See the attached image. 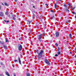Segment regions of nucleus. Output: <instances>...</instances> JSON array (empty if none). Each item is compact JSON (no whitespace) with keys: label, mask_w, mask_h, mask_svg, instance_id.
Segmentation results:
<instances>
[{"label":"nucleus","mask_w":76,"mask_h":76,"mask_svg":"<svg viewBox=\"0 0 76 76\" xmlns=\"http://www.w3.org/2000/svg\"><path fill=\"white\" fill-rule=\"evenodd\" d=\"M60 49L59 48V47H58V48L57 51H60Z\"/></svg>","instance_id":"19"},{"label":"nucleus","mask_w":76,"mask_h":76,"mask_svg":"<svg viewBox=\"0 0 76 76\" xmlns=\"http://www.w3.org/2000/svg\"><path fill=\"white\" fill-rule=\"evenodd\" d=\"M26 76H30V74L29 73H27Z\"/></svg>","instance_id":"10"},{"label":"nucleus","mask_w":76,"mask_h":76,"mask_svg":"<svg viewBox=\"0 0 76 76\" xmlns=\"http://www.w3.org/2000/svg\"><path fill=\"white\" fill-rule=\"evenodd\" d=\"M35 17V15L34 14H33V18L34 19V17Z\"/></svg>","instance_id":"26"},{"label":"nucleus","mask_w":76,"mask_h":76,"mask_svg":"<svg viewBox=\"0 0 76 76\" xmlns=\"http://www.w3.org/2000/svg\"><path fill=\"white\" fill-rule=\"evenodd\" d=\"M67 22H66V23H67Z\"/></svg>","instance_id":"45"},{"label":"nucleus","mask_w":76,"mask_h":76,"mask_svg":"<svg viewBox=\"0 0 76 76\" xmlns=\"http://www.w3.org/2000/svg\"><path fill=\"white\" fill-rule=\"evenodd\" d=\"M46 5H47V6H48V5H47V4H46Z\"/></svg>","instance_id":"37"},{"label":"nucleus","mask_w":76,"mask_h":76,"mask_svg":"<svg viewBox=\"0 0 76 76\" xmlns=\"http://www.w3.org/2000/svg\"><path fill=\"white\" fill-rule=\"evenodd\" d=\"M72 13L74 14V15H75V14H76V12H73Z\"/></svg>","instance_id":"27"},{"label":"nucleus","mask_w":76,"mask_h":76,"mask_svg":"<svg viewBox=\"0 0 76 76\" xmlns=\"http://www.w3.org/2000/svg\"><path fill=\"white\" fill-rule=\"evenodd\" d=\"M2 65H3V63H0Z\"/></svg>","instance_id":"32"},{"label":"nucleus","mask_w":76,"mask_h":76,"mask_svg":"<svg viewBox=\"0 0 76 76\" xmlns=\"http://www.w3.org/2000/svg\"><path fill=\"white\" fill-rule=\"evenodd\" d=\"M18 59L19 64H21V61H20V58L19 57L18 58Z\"/></svg>","instance_id":"8"},{"label":"nucleus","mask_w":76,"mask_h":76,"mask_svg":"<svg viewBox=\"0 0 76 76\" xmlns=\"http://www.w3.org/2000/svg\"><path fill=\"white\" fill-rule=\"evenodd\" d=\"M55 45H56V47H58V44H57V43H56L55 44Z\"/></svg>","instance_id":"23"},{"label":"nucleus","mask_w":76,"mask_h":76,"mask_svg":"<svg viewBox=\"0 0 76 76\" xmlns=\"http://www.w3.org/2000/svg\"><path fill=\"white\" fill-rule=\"evenodd\" d=\"M4 21H5V22H7V23H8L9 22V21L8 20L7 21H6V20H4Z\"/></svg>","instance_id":"16"},{"label":"nucleus","mask_w":76,"mask_h":76,"mask_svg":"<svg viewBox=\"0 0 76 76\" xmlns=\"http://www.w3.org/2000/svg\"><path fill=\"white\" fill-rule=\"evenodd\" d=\"M64 6L65 7H66L65 8L66 11H68V12H69V7H68L67 5H66V4H64Z\"/></svg>","instance_id":"3"},{"label":"nucleus","mask_w":76,"mask_h":76,"mask_svg":"<svg viewBox=\"0 0 76 76\" xmlns=\"http://www.w3.org/2000/svg\"><path fill=\"white\" fill-rule=\"evenodd\" d=\"M1 44H2V45H4V42L3 41H1Z\"/></svg>","instance_id":"14"},{"label":"nucleus","mask_w":76,"mask_h":76,"mask_svg":"<svg viewBox=\"0 0 76 76\" xmlns=\"http://www.w3.org/2000/svg\"><path fill=\"white\" fill-rule=\"evenodd\" d=\"M56 6H57V4H56V3L55 4V7L56 8V7H57Z\"/></svg>","instance_id":"21"},{"label":"nucleus","mask_w":76,"mask_h":76,"mask_svg":"<svg viewBox=\"0 0 76 76\" xmlns=\"http://www.w3.org/2000/svg\"><path fill=\"white\" fill-rule=\"evenodd\" d=\"M33 7H34H34H34V6H33Z\"/></svg>","instance_id":"36"},{"label":"nucleus","mask_w":76,"mask_h":76,"mask_svg":"<svg viewBox=\"0 0 76 76\" xmlns=\"http://www.w3.org/2000/svg\"><path fill=\"white\" fill-rule=\"evenodd\" d=\"M68 4L69 6H70V4L69 3H68Z\"/></svg>","instance_id":"29"},{"label":"nucleus","mask_w":76,"mask_h":76,"mask_svg":"<svg viewBox=\"0 0 76 76\" xmlns=\"http://www.w3.org/2000/svg\"><path fill=\"white\" fill-rule=\"evenodd\" d=\"M38 54L37 57H38L39 58H40L42 57V54L44 53V50H42L40 51V53L37 52Z\"/></svg>","instance_id":"1"},{"label":"nucleus","mask_w":76,"mask_h":76,"mask_svg":"<svg viewBox=\"0 0 76 76\" xmlns=\"http://www.w3.org/2000/svg\"><path fill=\"white\" fill-rule=\"evenodd\" d=\"M58 1V0H56V1Z\"/></svg>","instance_id":"42"},{"label":"nucleus","mask_w":76,"mask_h":76,"mask_svg":"<svg viewBox=\"0 0 76 76\" xmlns=\"http://www.w3.org/2000/svg\"><path fill=\"white\" fill-rule=\"evenodd\" d=\"M4 47L5 49H7V46L5 45L4 46Z\"/></svg>","instance_id":"11"},{"label":"nucleus","mask_w":76,"mask_h":76,"mask_svg":"<svg viewBox=\"0 0 76 76\" xmlns=\"http://www.w3.org/2000/svg\"><path fill=\"white\" fill-rule=\"evenodd\" d=\"M70 54H72V53L71 52H70Z\"/></svg>","instance_id":"39"},{"label":"nucleus","mask_w":76,"mask_h":76,"mask_svg":"<svg viewBox=\"0 0 76 76\" xmlns=\"http://www.w3.org/2000/svg\"><path fill=\"white\" fill-rule=\"evenodd\" d=\"M0 76H4V75L3 74H0Z\"/></svg>","instance_id":"22"},{"label":"nucleus","mask_w":76,"mask_h":76,"mask_svg":"<svg viewBox=\"0 0 76 76\" xmlns=\"http://www.w3.org/2000/svg\"><path fill=\"white\" fill-rule=\"evenodd\" d=\"M18 45H20V46L18 47V50L19 51H21L22 49V45L21 44H19Z\"/></svg>","instance_id":"4"},{"label":"nucleus","mask_w":76,"mask_h":76,"mask_svg":"<svg viewBox=\"0 0 76 76\" xmlns=\"http://www.w3.org/2000/svg\"><path fill=\"white\" fill-rule=\"evenodd\" d=\"M61 0H59V1H61Z\"/></svg>","instance_id":"40"},{"label":"nucleus","mask_w":76,"mask_h":76,"mask_svg":"<svg viewBox=\"0 0 76 76\" xmlns=\"http://www.w3.org/2000/svg\"><path fill=\"white\" fill-rule=\"evenodd\" d=\"M42 34L38 35L37 36V38L38 40H39V42H41V41H42L41 39L42 38Z\"/></svg>","instance_id":"2"},{"label":"nucleus","mask_w":76,"mask_h":76,"mask_svg":"<svg viewBox=\"0 0 76 76\" xmlns=\"http://www.w3.org/2000/svg\"><path fill=\"white\" fill-rule=\"evenodd\" d=\"M31 22H32V21H28L27 23L28 24H30L31 23Z\"/></svg>","instance_id":"12"},{"label":"nucleus","mask_w":76,"mask_h":76,"mask_svg":"<svg viewBox=\"0 0 76 76\" xmlns=\"http://www.w3.org/2000/svg\"><path fill=\"white\" fill-rule=\"evenodd\" d=\"M3 12H1L0 13V16H3Z\"/></svg>","instance_id":"9"},{"label":"nucleus","mask_w":76,"mask_h":76,"mask_svg":"<svg viewBox=\"0 0 76 76\" xmlns=\"http://www.w3.org/2000/svg\"><path fill=\"white\" fill-rule=\"evenodd\" d=\"M13 20H16V18H15L13 17Z\"/></svg>","instance_id":"20"},{"label":"nucleus","mask_w":76,"mask_h":76,"mask_svg":"<svg viewBox=\"0 0 76 76\" xmlns=\"http://www.w3.org/2000/svg\"><path fill=\"white\" fill-rule=\"evenodd\" d=\"M55 56H56V57H57V56H58V55L56 54L55 55Z\"/></svg>","instance_id":"28"},{"label":"nucleus","mask_w":76,"mask_h":76,"mask_svg":"<svg viewBox=\"0 0 76 76\" xmlns=\"http://www.w3.org/2000/svg\"><path fill=\"white\" fill-rule=\"evenodd\" d=\"M45 62L46 63L48 64V65H50V62L49 61H48L47 60V59H46L45 60Z\"/></svg>","instance_id":"5"},{"label":"nucleus","mask_w":76,"mask_h":76,"mask_svg":"<svg viewBox=\"0 0 76 76\" xmlns=\"http://www.w3.org/2000/svg\"><path fill=\"white\" fill-rule=\"evenodd\" d=\"M75 9V7H74L72 8V10H74V9Z\"/></svg>","instance_id":"31"},{"label":"nucleus","mask_w":76,"mask_h":76,"mask_svg":"<svg viewBox=\"0 0 76 76\" xmlns=\"http://www.w3.org/2000/svg\"><path fill=\"white\" fill-rule=\"evenodd\" d=\"M61 53V52L60 51L58 52L57 53L58 55H60V54Z\"/></svg>","instance_id":"15"},{"label":"nucleus","mask_w":76,"mask_h":76,"mask_svg":"<svg viewBox=\"0 0 76 76\" xmlns=\"http://www.w3.org/2000/svg\"><path fill=\"white\" fill-rule=\"evenodd\" d=\"M19 40H20V38L19 39Z\"/></svg>","instance_id":"38"},{"label":"nucleus","mask_w":76,"mask_h":76,"mask_svg":"<svg viewBox=\"0 0 76 76\" xmlns=\"http://www.w3.org/2000/svg\"><path fill=\"white\" fill-rule=\"evenodd\" d=\"M8 40L7 39H6V42H8Z\"/></svg>","instance_id":"17"},{"label":"nucleus","mask_w":76,"mask_h":76,"mask_svg":"<svg viewBox=\"0 0 76 76\" xmlns=\"http://www.w3.org/2000/svg\"><path fill=\"white\" fill-rule=\"evenodd\" d=\"M51 12H53V10H52L51 11Z\"/></svg>","instance_id":"33"},{"label":"nucleus","mask_w":76,"mask_h":76,"mask_svg":"<svg viewBox=\"0 0 76 76\" xmlns=\"http://www.w3.org/2000/svg\"><path fill=\"white\" fill-rule=\"evenodd\" d=\"M55 35L56 37H59V33L58 32H56Z\"/></svg>","instance_id":"6"},{"label":"nucleus","mask_w":76,"mask_h":76,"mask_svg":"<svg viewBox=\"0 0 76 76\" xmlns=\"http://www.w3.org/2000/svg\"><path fill=\"white\" fill-rule=\"evenodd\" d=\"M17 0H15V1H16H16H17Z\"/></svg>","instance_id":"34"},{"label":"nucleus","mask_w":76,"mask_h":76,"mask_svg":"<svg viewBox=\"0 0 76 76\" xmlns=\"http://www.w3.org/2000/svg\"><path fill=\"white\" fill-rule=\"evenodd\" d=\"M36 25H37V23H36Z\"/></svg>","instance_id":"43"},{"label":"nucleus","mask_w":76,"mask_h":76,"mask_svg":"<svg viewBox=\"0 0 76 76\" xmlns=\"http://www.w3.org/2000/svg\"><path fill=\"white\" fill-rule=\"evenodd\" d=\"M14 61H15V62H17L18 61L17 60H15Z\"/></svg>","instance_id":"24"},{"label":"nucleus","mask_w":76,"mask_h":76,"mask_svg":"<svg viewBox=\"0 0 76 76\" xmlns=\"http://www.w3.org/2000/svg\"><path fill=\"white\" fill-rule=\"evenodd\" d=\"M6 75H7V76H10V74L9 73V72H6Z\"/></svg>","instance_id":"7"},{"label":"nucleus","mask_w":76,"mask_h":76,"mask_svg":"<svg viewBox=\"0 0 76 76\" xmlns=\"http://www.w3.org/2000/svg\"><path fill=\"white\" fill-rule=\"evenodd\" d=\"M5 14L7 15L8 14V12H6V13H5Z\"/></svg>","instance_id":"25"},{"label":"nucleus","mask_w":76,"mask_h":76,"mask_svg":"<svg viewBox=\"0 0 76 76\" xmlns=\"http://www.w3.org/2000/svg\"><path fill=\"white\" fill-rule=\"evenodd\" d=\"M41 18H42V16H41Z\"/></svg>","instance_id":"47"},{"label":"nucleus","mask_w":76,"mask_h":76,"mask_svg":"<svg viewBox=\"0 0 76 76\" xmlns=\"http://www.w3.org/2000/svg\"><path fill=\"white\" fill-rule=\"evenodd\" d=\"M13 75H14V76H16V74H15V73H14L13 74Z\"/></svg>","instance_id":"30"},{"label":"nucleus","mask_w":76,"mask_h":76,"mask_svg":"<svg viewBox=\"0 0 76 76\" xmlns=\"http://www.w3.org/2000/svg\"><path fill=\"white\" fill-rule=\"evenodd\" d=\"M3 5H4V4H2Z\"/></svg>","instance_id":"44"},{"label":"nucleus","mask_w":76,"mask_h":76,"mask_svg":"<svg viewBox=\"0 0 76 76\" xmlns=\"http://www.w3.org/2000/svg\"><path fill=\"white\" fill-rule=\"evenodd\" d=\"M54 18V17H53V18H52V19L53 18Z\"/></svg>","instance_id":"41"},{"label":"nucleus","mask_w":76,"mask_h":76,"mask_svg":"<svg viewBox=\"0 0 76 76\" xmlns=\"http://www.w3.org/2000/svg\"><path fill=\"white\" fill-rule=\"evenodd\" d=\"M1 41H0V44H1Z\"/></svg>","instance_id":"35"},{"label":"nucleus","mask_w":76,"mask_h":76,"mask_svg":"<svg viewBox=\"0 0 76 76\" xmlns=\"http://www.w3.org/2000/svg\"><path fill=\"white\" fill-rule=\"evenodd\" d=\"M5 6H8V4H7L6 3H5Z\"/></svg>","instance_id":"18"},{"label":"nucleus","mask_w":76,"mask_h":76,"mask_svg":"<svg viewBox=\"0 0 76 76\" xmlns=\"http://www.w3.org/2000/svg\"><path fill=\"white\" fill-rule=\"evenodd\" d=\"M69 38H72V34H69Z\"/></svg>","instance_id":"13"},{"label":"nucleus","mask_w":76,"mask_h":76,"mask_svg":"<svg viewBox=\"0 0 76 76\" xmlns=\"http://www.w3.org/2000/svg\"><path fill=\"white\" fill-rule=\"evenodd\" d=\"M0 9H1V8H0Z\"/></svg>","instance_id":"46"}]
</instances>
